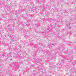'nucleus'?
<instances>
[{
	"label": "nucleus",
	"mask_w": 76,
	"mask_h": 76,
	"mask_svg": "<svg viewBox=\"0 0 76 76\" xmlns=\"http://www.w3.org/2000/svg\"><path fill=\"white\" fill-rule=\"evenodd\" d=\"M3 45H4L5 46L6 44L5 43H4V44H3Z\"/></svg>",
	"instance_id": "nucleus-1"
},
{
	"label": "nucleus",
	"mask_w": 76,
	"mask_h": 76,
	"mask_svg": "<svg viewBox=\"0 0 76 76\" xmlns=\"http://www.w3.org/2000/svg\"><path fill=\"white\" fill-rule=\"evenodd\" d=\"M69 29H71V27H69Z\"/></svg>",
	"instance_id": "nucleus-2"
},
{
	"label": "nucleus",
	"mask_w": 76,
	"mask_h": 76,
	"mask_svg": "<svg viewBox=\"0 0 76 76\" xmlns=\"http://www.w3.org/2000/svg\"><path fill=\"white\" fill-rule=\"evenodd\" d=\"M12 60V59H10V60Z\"/></svg>",
	"instance_id": "nucleus-3"
},
{
	"label": "nucleus",
	"mask_w": 76,
	"mask_h": 76,
	"mask_svg": "<svg viewBox=\"0 0 76 76\" xmlns=\"http://www.w3.org/2000/svg\"><path fill=\"white\" fill-rule=\"evenodd\" d=\"M10 36H11V35H10Z\"/></svg>",
	"instance_id": "nucleus-4"
},
{
	"label": "nucleus",
	"mask_w": 76,
	"mask_h": 76,
	"mask_svg": "<svg viewBox=\"0 0 76 76\" xmlns=\"http://www.w3.org/2000/svg\"><path fill=\"white\" fill-rule=\"evenodd\" d=\"M71 76H72V75H71Z\"/></svg>",
	"instance_id": "nucleus-5"
}]
</instances>
